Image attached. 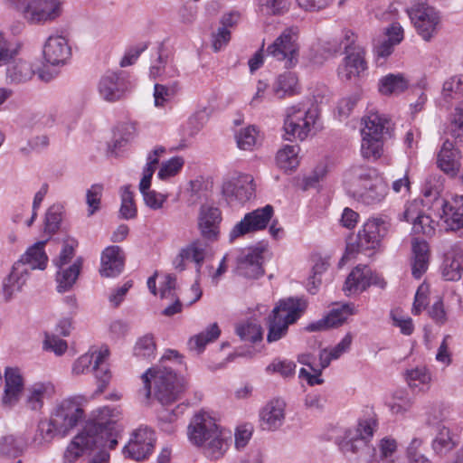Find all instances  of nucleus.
I'll return each mask as SVG.
<instances>
[{
    "label": "nucleus",
    "instance_id": "36",
    "mask_svg": "<svg viewBox=\"0 0 463 463\" xmlns=\"http://www.w3.org/2000/svg\"><path fill=\"white\" fill-rule=\"evenodd\" d=\"M444 135L456 145H463V101L458 103L451 113L444 128Z\"/></svg>",
    "mask_w": 463,
    "mask_h": 463
},
{
    "label": "nucleus",
    "instance_id": "64",
    "mask_svg": "<svg viewBox=\"0 0 463 463\" xmlns=\"http://www.w3.org/2000/svg\"><path fill=\"white\" fill-rule=\"evenodd\" d=\"M141 194L143 195L146 205L152 210L161 209L167 198L165 194L158 193L155 190H149Z\"/></svg>",
    "mask_w": 463,
    "mask_h": 463
},
{
    "label": "nucleus",
    "instance_id": "45",
    "mask_svg": "<svg viewBox=\"0 0 463 463\" xmlns=\"http://www.w3.org/2000/svg\"><path fill=\"white\" fill-rule=\"evenodd\" d=\"M180 253L185 261L191 260L196 264V272L199 275L205 257V248L200 241H194L181 249Z\"/></svg>",
    "mask_w": 463,
    "mask_h": 463
},
{
    "label": "nucleus",
    "instance_id": "22",
    "mask_svg": "<svg viewBox=\"0 0 463 463\" xmlns=\"http://www.w3.org/2000/svg\"><path fill=\"white\" fill-rule=\"evenodd\" d=\"M442 208L441 219L447 224V230L459 231L463 237V195L457 196L452 202L436 200Z\"/></svg>",
    "mask_w": 463,
    "mask_h": 463
},
{
    "label": "nucleus",
    "instance_id": "47",
    "mask_svg": "<svg viewBox=\"0 0 463 463\" xmlns=\"http://www.w3.org/2000/svg\"><path fill=\"white\" fill-rule=\"evenodd\" d=\"M298 83V79L295 73L287 71L280 74L273 87L274 93L282 99L286 95H292L295 92V88Z\"/></svg>",
    "mask_w": 463,
    "mask_h": 463
},
{
    "label": "nucleus",
    "instance_id": "55",
    "mask_svg": "<svg viewBox=\"0 0 463 463\" xmlns=\"http://www.w3.org/2000/svg\"><path fill=\"white\" fill-rule=\"evenodd\" d=\"M62 220V206L53 204L50 206L45 214V232L53 234L59 228Z\"/></svg>",
    "mask_w": 463,
    "mask_h": 463
},
{
    "label": "nucleus",
    "instance_id": "20",
    "mask_svg": "<svg viewBox=\"0 0 463 463\" xmlns=\"http://www.w3.org/2000/svg\"><path fill=\"white\" fill-rule=\"evenodd\" d=\"M222 213L219 208L203 204L198 216V228L203 238L213 241L218 239Z\"/></svg>",
    "mask_w": 463,
    "mask_h": 463
},
{
    "label": "nucleus",
    "instance_id": "59",
    "mask_svg": "<svg viewBox=\"0 0 463 463\" xmlns=\"http://www.w3.org/2000/svg\"><path fill=\"white\" fill-rule=\"evenodd\" d=\"M103 186L99 184H92L87 191L86 203L88 204V215H93L100 207V200L102 195Z\"/></svg>",
    "mask_w": 463,
    "mask_h": 463
},
{
    "label": "nucleus",
    "instance_id": "53",
    "mask_svg": "<svg viewBox=\"0 0 463 463\" xmlns=\"http://www.w3.org/2000/svg\"><path fill=\"white\" fill-rule=\"evenodd\" d=\"M134 128L130 125H122L117 128L114 132V137L112 145L109 146L110 153L118 155V151L121 150L132 138V130Z\"/></svg>",
    "mask_w": 463,
    "mask_h": 463
},
{
    "label": "nucleus",
    "instance_id": "32",
    "mask_svg": "<svg viewBox=\"0 0 463 463\" xmlns=\"http://www.w3.org/2000/svg\"><path fill=\"white\" fill-rule=\"evenodd\" d=\"M401 220L412 222V232L415 234H422L426 237H431L435 234L436 222L430 215L418 213L414 206L407 207Z\"/></svg>",
    "mask_w": 463,
    "mask_h": 463
},
{
    "label": "nucleus",
    "instance_id": "6",
    "mask_svg": "<svg viewBox=\"0 0 463 463\" xmlns=\"http://www.w3.org/2000/svg\"><path fill=\"white\" fill-rule=\"evenodd\" d=\"M109 351L108 347H101L99 351L93 353H86L80 356L72 366L74 374H81L92 372L97 380L98 388L96 394H100L109 383L111 373L109 370L106 360L108 359Z\"/></svg>",
    "mask_w": 463,
    "mask_h": 463
},
{
    "label": "nucleus",
    "instance_id": "14",
    "mask_svg": "<svg viewBox=\"0 0 463 463\" xmlns=\"http://www.w3.org/2000/svg\"><path fill=\"white\" fill-rule=\"evenodd\" d=\"M383 223L381 219L368 220L354 239L349 237V256L378 248L382 238L380 227Z\"/></svg>",
    "mask_w": 463,
    "mask_h": 463
},
{
    "label": "nucleus",
    "instance_id": "17",
    "mask_svg": "<svg viewBox=\"0 0 463 463\" xmlns=\"http://www.w3.org/2000/svg\"><path fill=\"white\" fill-rule=\"evenodd\" d=\"M128 87L129 82L122 73L108 71L100 78L98 90L104 100L115 102L124 97Z\"/></svg>",
    "mask_w": 463,
    "mask_h": 463
},
{
    "label": "nucleus",
    "instance_id": "57",
    "mask_svg": "<svg viewBox=\"0 0 463 463\" xmlns=\"http://www.w3.org/2000/svg\"><path fill=\"white\" fill-rule=\"evenodd\" d=\"M24 449V442L22 439L12 435L4 437L0 442L1 453L9 457L16 458L22 454Z\"/></svg>",
    "mask_w": 463,
    "mask_h": 463
},
{
    "label": "nucleus",
    "instance_id": "35",
    "mask_svg": "<svg viewBox=\"0 0 463 463\" xmlns=\"http://www.w3.org/2000/svg\"><path fill=\"white\" fill-rule=\"evenodd\" d=\"M83 259L79 257L71 266L61 267L56 275L57 290L60 293L69 291L75 284L82 268Z\"/></svg>",
    "mask_w": 463,
    "mask_h": 463
},
{
    "label": "nucleus",
    "instance_id": "42",
    "mask_svg": "<svg viewBox=\"0 0 463 463\" xmlns=\"http://www.w3.org/2000/svg\"><path fill=\"white\" fill-rule=\"evenodd\" d=\"M408 80L402 74H387L378 83V90L383 95H397L408 89Z\"/></svg>",
    "mask_w": 463,
    "mask_h": 463
},
{
    "label": "nucleus",
    "instance_id": "56",
    "mask_svg": "<svg viewBox=\"0 0 463 463\" xmlns=\"http://www.w3.org/2000/svg\"><path fill=\"white\" fill-rule=\"evenodd\" d=\"M156 343L152 335H146L140 337L134 347V354L140 358L154 357L156 352Z\"/></svg>",
    "mask_w": 463,
    "mask_h": 463
},
{
    "label": "nucleus",
    "instance_id": "2",
    "mask_svg": "<svg viewBox=\"0 0 463 463\" xmlns=\"http://www.w3.org/2000/svg\"><path fill=\"white\" fill-rule=\"evenodd\" d=\"M361 155L364 158L375 161L383 155L385 142L392 137L393 124L384 115L370 113L362 118Z\"/></svg>",
    "mask_w": 463,
    "mask_h": 463
},
{
    "label": "nucleus",
    "instance_id": "61",
    "mask_svg": "<svg viewBox=\"0 0 463 463\" xmlns=\"http://www.w3.org/2000/svg\"><path fill=\"white\" fill-rule=\"evenodd\" d=\"M184 159L180 156H175L164 162L158 171L157 176L161 180L167 179L175 175L183 167Z\"/></svg>",
    "mask_w": 463,
    "mask_h": 463
},
{
    "label": "nucleus",
    "instance_id": "12",
    "mask_svg": "<svg viewBox=\"0 0 463 463\" xmlns=\"http://www.w3.org/2000/svg\"><path fill=\"white\" fill-rule=\"evenodd\" d=\"M378 426L376 416L373 412L366 417L359 419L353 431L349 430V450L354 453L368 454L371 441Z\"/></svg>",
    "mask_w": 463,
    "mask_h": 463
},
{
    "label": "nucleus",
    "instance_id": "10",
    "mask_svg": "<svg viewBox=\"0 0 463 463\" xmlns=\"http://www.w3.org/2000/svg\"><path fill=\"white\" fill-rule=\"evenodd\" d=\"M273 213L274 209L269 204L246 213L241 222L232 229L229 235L230 241H233L235 239L248 233L264 230L270 222Z\"/></svg>",
    "mask_w": 463,
    "mask_h": 463
},
{
    "label": "nucleus",
    "instance_id": "40",
    "mask_svg": "<svg viewBox=\"0 0 463 463\" xmlns=\"http://www.w3.org/2000/svg\"><path fill=\"white\" fill-rule=\"evenodd\" d=\"M450 430L446 427H439L437 433L432 439L431 449L435 455L444 457L457 447Z\"/></svg>",
    "mask_w": 463,
    "mask_h": 463
},
{
    "label": "nucleus",
    "instance_id": "23",
    "mask_svg": "<svg viewBox=\"0 0 463 463\" xmlns=\"http://www.w3.org/2000/svg\"><path fill=\"white\" fill-rule=\"evenodd\" d=\"M356 40L354 33L349 35V79L354 76L362 80L368 74V62L364 46Z\"/></svg>",
    "mask_w": 463,
    "mask_h": 463
},
{
    "label": "nucleus",
    "instance_id": "24",
    "mask_svg": "<svg viewBox=\"0 0 463 463\" xmlns=\"http://www.w3.org/2000/svg\"><path fill=\"white\" fill-rule=\"evenodd\" d=\"M43 57L51 65L63 64L71 56L68 41L61 35H51L43 46Z\"/></svg>",
    "mask_w": 463,
    "mask_h": 463
},
{
    "label": "nucleus",
    "instance_id": "49",
    "mask_svg": "<svg viewBox=\"0 0 463 463\" xmlns=\"http://www.w3.org/2000/svg\"><path fill=\"white\" fill-rule=\"evenodd\" d=\"M179 89V82L177 80L167 84H155V105L156 107L164 106L165 102L169 101L177 94Z\"/></svg>",
    "mask_w": 463,
    "mask_h": 463
},
{
    "label": "nucleus",
    "instance_id": "39",
    "mask_svg": "<svg viewBox=\"0 0 463 463\" xmlns=\"http://www.w3.org/2000/svg\"><path fill=\"white\" fill-rule=\"evenodd\" d=\"M7 65L6 81L10 84L24 83L34 75L32 64L25 61L19 60Z\"/></svg>",
    "mask_w": 463,
    "mask_h": 463
},
{
    "label": "nucleus",
    "instance_id": "41",
    "mask_svg": "<svg viewBox=\"0 0 463 463\" xmlns=\"http://www.w3.org/2000/svg\"><path fill=\"white\" fill-rule=\"evenodd\" d=\"M319 52L320 56L314 57L315 62L322 63L325 60L347 53V33L339 39L325 42L321 44Z\"/></svg>",
    "mask_w": 463,
    "mask_h": 463
},
{
    "label": "nucleus",
    "instance_id": "16",
    "mask_svg": "<svg viewBox=\"0 0 463 463\" xmlns=\"http://www.w3.org/2000/svg\"><path fill=\"white\" fill-rule=\"evenodd\" d=\"M263 248L253 247L243 250L237 258V273L246 279H256L264 274Z\"/></svg>",
    "mask_w": 463,
    "mask_h": 463
},
{
    "label": "nucleus",
    "instance_id": "21",
    "mask_svg": "<svg viewBox=\"0 0 463 463\" xmlns=\"http://www.w3.org/2000/svg\"><path fill=\"white\" fill-rule=\"evenodd\" d=\"M372 284L384 288L386 283L377 275H373L367 265L359 264L349 272V294L362 293Z\"/></svg>",
    "mask_w": 463,
    "mask_h": 463
},
{
    "label": "nucleus",
    "instance_id": "7",
    "mask_svg": "<svg viewBox=\"0 0 463 463\" xmlns=\"http://www.w3.org/2000/svg\"><path fill=\"white\" fill-rule=\"evenodd\" d=\"M317 118L316 110H306L299 106L288 108L284 121L285 139L299 138L304 140L310 131V126L315 124Z\"/></svg>",
    "mask_w": 463,
    "mask_h": 463
},
{
    "label": "nucleus",
    "instance_id": "48",
    "mask_svg": "<svg viewBox=\"0 0 463 463\" xmlns=\"http://www.w3.org/2000/svg\"><path fill=\"white\" fill-rule=\"evenodd\" d=\"M51 386L45 383H37L28 389V395L26 399L27 406L33 410H40L43 405V400L46 397Z\"/></svg>",
    "mask_w": 463,
    "mask_h": 463
},
{
    "label": "nucleus",
    "instance_id": "34",
    "mask_svg": "<svg viewBox=\"0 0 463 463\" xmlns=\"http://www.w3.org/2000/svg\"><path fill=\"white\" fill-rule=\"evenodd\" d=\"M411 248L413 255L411 273L415 279H419L427 271L429 267V245L425 241L415 238L411 241Z\"/></svg>",
    "mask_w": 463,
    "mask_h": 463
},
{
    "label": "nucleus",
    "instance_id": "44",
    "mask_svg": "<svg viewBox=\"0 0 463 463\" xmlns=\"http://www.w3.org/2000/svg\"><path fill=\"white\" fill-rule=\"evenodd\" d=\"M299 152L298 146H285L279 150L276 156V162L279 168L284 170H292L298 165V154Z\"/></svg>",
    "mask_w": 463,
    "mask_h": 463
},
{
    "label": "nucleus",
    "instance_id": "29",
    "mask_svg": "<svg viewBox=\"0 0 463 463\" xmlns=\"http://www.w3.org/2000/svg\"><path fill=\"white\" fill-rule=\"evenodd\" d=\"M284 401H270L260 411V426L262 430H275L282 426L285 420Z\"/></svg>",
    "mask_w": 463,
    "mask_h": 463
},
{
    "label": "nucleus",
    "instance_id": "4",
    "mask_svg": "<svg viewBox=\"0 0 463 463\" xmlns=\"http://www.w3.org/2000/svg\"><path fill=\"white\" fill-rule=\"evenodd\" d=\"M5 2L31 24L52 22L61 14V3L59 0H5Z\"/></svg>",
    "mask_w": 463,
    "mask_h": 463
},
{
    "label": "nucleus",
    "instance_id": "13",
    "mask_svg": "<svg viewBox=\"0 0 463 463\" xmlns=\"http://www.w3.org/2000/svg\"><path fill=\"white\" fill-rule=\"evenodd\" d=\"M83 415V410L74 400L66 399L55 407L52 419L58 433L65 436L78 424Z\"/></svg>",
    "mask_w": 463,
    "mask_h": 463
},
{
    "label": "nucleus",
    "instance_id": "43",
    "mask_svg": "<svg viewBox=\"0 0 463 463\" xmlns=\"http://www.w3.org/2000/svg\"><path fill=\"white\" fill-rule=\"evenodd\" d=\"M221 334L217 323L210 325L204 331L190 338L188 345L190 350L202 353L208 343L215 341Z\"/></svg>",
    "mask_w": 463,
    "mask_h": 463
},
{
    "label": "nucleus",
    "instance_id": "58",
    "mask_svg": "<svg viewBox=\"0 0 463 463\" xmlns=\"http://www.w3.org/2000/svg\"><path fill=\"white\" fill-rule=\"evenodd\" d=\"M58 433L54 426L53 420H42L38 423L37 433L34 437V442L43 444V442H49Z\"/></svg>",
    "mask_w": 463,
    "mask_h": 463
},
{
    "label": "nucleus",
    "instance_id": "52",
    "mask_svg": "<svg viewBox=\"0 0 463 463\" xmlns=\"http://www.w3.org/2000/svg\"><path fill=\"white\" fill-rule=\"evenodd\" d=\"M236 333L242 341L256 343L262 339V328L260 325L248 321L236 327Z\"/></svg>",
    "mask_w": 463,
    "mask_h": 463
},
{
    "label": "nucleus",
    "instance_id": "38",
    "mask_svg": "<svg viewBox=\"0 0 463 463\" xmlns=\"http://www.w3.org/2000/svg\"><path fill=\"white\" fill-rule=\"evenodd\" d=\"M91 438L86 434V425L82 431L79 433L72 441L68 445L64 455L63 460L65 463H73L80 458L84 450L93 449Z\"/></svg>",
    "mask_w": 463,
    "mask_h": 463
},
{
    "label": "nucleus",
    "instance_id": "19",
    "mask_svg": "<svg viewBox=\"0 0 463 463\" xmlns=\"http://www.w3.org/2000/svg\"><path fill=\"white\" fill-rule=\"evenodd\" d=\"M218 431L220 430L215 420L204 411L196 413L188 426V437L194 445L203 443Z\"/></svg>",
    "mask_w": 463,
    "mask_h": 463
},
{
    "label": "nucleus",
    "instance_id": "27",
    "mask_svg": "<svg viewBox=\"0 0 463 463\" xmlns=\"http://www.w3.org/2000/svg\"><path fill=\"white\" fill-rule=\"evenodd\" d=\"M461 157V153L455 147L454 143L446 138L438 154L437 164L440 170L453 176L459 171Z\"/></svg>",
    "mask_w": 463,
    "mask_h": 463
},
{
    "label": "nucleus",
    "instance_id": "3",
    "mask_svg": "<svg viewBox=\"0 0 463 463\" xmlns=\"http://www.w3.org/2000/svg\"><path fill=\"white\" fill-rule=\"evenodd\" d=\"M307 307V301L303 297H290L279 300L266 319L267 341L273 343L284 337L288 333V326L296 323Z\"/></svg>",
    "mask_w": 463,
    "mask_h": 463
},
{
    "label": "nucleus",
    "instance_id": "30",
    "mask_svg": "<svg viewBox=\"0 0 463 463\" xmlns=\"http://www.w3.org/2000/svg\"><path fill=\"white\" fill-rule=\"evenodd\" d=\"M347 320V303L337 305L333 307L328 314L321 319L309 323L306 327L307 332H319L331 328H336Z\"/></svg>",
    "mask_w": 463,
    "mask_h": 463
},
{
    "label": "nucleus",
    "instance_id": "54",
    "mask_svg": "<svg viewBox=\"0 0 463 463\" xmlns=\"http://www.w3.org/2000/svg\"><path fill=\"white\" fill-rule=\"evenodd\" d=\"M137 213L133 193L128 186H125L121 193L120 217L126 220L134 219L137 217Z\"/></svg>",
    "mask_w": 463,
    "mask_h": 463
},
{
    "label": "nucleus",
    "instance_id": "18",
    "mask_svg": "<svg viewBox=\"0 0 463 463\" xmlns=\"http://www.w3.org/2000/svg\"><path fill=\"white\" fill-rule=\"evenodd\" d=\"M253 181L250 175L241 174L236 178L224 182L222 186V194L228 201L236 200L245 203L254 194Z\"/></svg>",
    "mask_w": 463,
    "mask_h": 463
},
{
    "label": "nucleus",
    "instance_id": "25",
    "mask_svg": "<svg viewBox=\"0 0 463 463\" xmlns=\"http://www.w3.org/2000/svg\"><path fill=\"white\" fill-rule=\"evenodd\" d=\"M441 273L446 280H458L463 273V249L458 244L450 245L444 253Z\"/></svg>",
    "mask_w": 463,
    "mask_h": 463
},
{
    "label": "nucleus",
    "instance_id": "9",
    "mask_svg": "<svg viewBox=\"0 0 463 463\" xmlns=\"http://www.w3.org/2000/svg\"><path fill=\"white\" fill-rule=\"evenodd\" d=\"M297 34L293 28H288L269 44L266 54L273 59L285 61V67L290 68L298 62V44Z\"/></svg>",
    "mask_w": 463,
    "mask_h": 463
},
{
    "label": "nucleus",
    "instance_id": "31",
    "mask_svg": "<svg viewBox=\"0 0 463 463\" xmlns=\"http://www.w3.org/2000/svg\"><path fill=\"white\" fill-rule=\"evenodd\" d=\"M29 277L28 269H21V263H14L10 274L4 279L2 292L5 301H10L13 297L20 292Z\"/></svg>",
    "mask_w": 463,
    "mask_h": 463
},
{
    "label": "nucleus",
    "instance_id": "15",
    "mask_svg": "<svg viewBox=\"0 0 463 463\" xmlns=\"http://www.w3.org/2000/svg\"><path fill=\"white\" fill-rule=\"evenodd\" d=\"M155 442V432L148 427H140L133 432L122 451L125 457L140 461L151 454Z\"/></svg>",
    "mask_w": 463,
    "mask_h": 463
},
{
    "label": "nucleus",
    "instance_id": "46",
    "mask_svg": "<svg viewBox=\"0 0 463 463\" xmlns=\"http://www.w3.org/2000/svg\"><path fill=\"white\" fill-rule=\"evenodd\" d=\"M441 95L447 102L463 97V75H455L446 80L442 86Z\"/></svg>",
    "mask_w": 463,
    "mask_h": 463
},
{
    "label": "nucleus",
    "instance_id": "1",
    "mask_svg": "<svg viewBox=\"0 0 463 463\" xmlns=\"http://www.w3.org/2000/svg\"><path fill=\"white\" fill-rule=\"evenodd\" d=\"M167 360H173L175 365L183 364L182 356L177 351L167 350L161 358L160 367L156 370L149 368L142 374V380L146 397L149 399L152 392L148 375L154 378L153 396L161 405L156 411L159 425L163 430L172 432V423L177 420L179 414L183 413L182 405H176L175 408H172V405L186 389L187 382L184 377L177 375L175 372L177 368L165 364Z\"/></svg>",
    "mask_w": 463,
    "mask_h": 463
},
{
    "label": "nucleus",
    "instance_id": "26",
    "mask_svg": "<svg viewBox=\"0 0 463 463\" xmlns=\"http://www.w3.org/2000/svg\"><path fill=\"white\" fill-rule=\"evenodd\" d=\"M125 264V256L119 246L112 245L107 247L101 255L100 275L107 278L118 276Z\"/></svg>",
    "mask_w": 463,
    "mask_h": 463
},
{
    "label": "nucleus",
    "instance_id": "51",
    "mask_svg": "<svg viewBox=\"0 0 463 463\" xmlns=\"http://www.w3.org/2000/svg\"><path fill=\"white\" fill-rule=\"evenodd\" d=\"M347 349V335L334 347L324 348L319 353V362L322 369L326 368L331 361L338 359Z\"/></svg>",
    "mask_w": 463,
    "mask_h": 463
},
{
    "label": "nucleus",
    "instance_id": "60",
    "mask_svg": "<svg viewBox=\"0 0 463 463\" xmlns=\"http://www.w3.org/2000/svg\"><path fill=\"white\" fill-rule=\"evenodd\" d=\"M328 265L326 260H318L313 266V275L309 277L307 286L310 294L314 295L317 292L318 286L321 283L320 276L327 269Z\"/></svg>",
    "mask_w": 463,
    "mask_h": 463
},
{
    "label": "nucleus",
    "instance_id": "8",
    "mask_svg": "<svg viewBox=\"0 0 463 463\" xmlns=\"http://www.w3.org/2000/svg\"><path fill=\"white\" fill-rule=\"evenodd\" d=\"M408 14L418 33L423 40L430 41L439 22L437 11L430 6L425 0H416L408 10Z\"/></svg>",
    "mask_w": 463,
    "mask_h": 463
},
{
    "label": "nucleus",
    "instance_id": "28",
    "mask_svg": "<svg viewBox=\"0 0 463 463\" xmlns=\"http://www.w3.org/2000/svg\"><path fill=\"white\" fill-rule=\"evenodd\" d=\"M5 391L2 403L5 406H14L20 398L24 389V381L19 369L6 367L5 371Z\"/></svg>",
    "mask_w": 463,
    "mask_h": 463
},
{
    "label": "nucleus",
    "instance_id": "62",
    "mask_svg": "<svg viewBox=\"0 0 463 463\" xmlns=\"http://www.w3.org/2000/svg\"><path fill=\"white\" fill-rule=\"evenodd\" d=\"M256 129L254 127H248L240 131L236 136L237 145L241 149L250 150L256 143Z\"/></svg>",
    "mask_w": 463,
    "mask_h": 463
},
{
    "label": "nucleus",
    "instance_id": "63",
    "mask_svg": "<svg viewBox=\"0 0 463 463\" xmlns=\"http://www.w3.org/2000/svg\"><path fill=\"white\" fill-rule=\"evenodd\" d=\"M406 380L411 386L417 387L419 384H426L430 381V375L425 367H416L406 373Z\"/></svg>",
    "mask_w": 463,
    "mask_h": 463
},
{
    "label": "nucleus",
    "instance_id": "37",
    "mask_svg": "<svg viewBox=\"0 0 463 463\" xmlns=\"http://www.w3.org/2000/svg\"><path fill=\"white\" fill-rule=\"evenodd\" d=\"M196 446L202 448L203 453L207 458L216 460L221 458L227 451L228 441L220 430L210 439H206L203 443L196 444Z\"/></svg>",
    "mask_w": 463,
    "mask_h": 463
},
{
    "label": "nucleus",
    "instance_id": "33",
    "mask_svg": "<svg viewBox=\"0 0 463 463\" xmlns=\"http://www.w3.org/2000/svg\"><path fill=\"white\" fill-rule=\"evenodd\" d=\"M46 241H42L31 246L15 263H21V269H44L47 266L48 257L44 251Z\"/></svg>",
    "mask_w": 463,
    "mask_h": 463
},
{
    "label": "nucleus",
    "instance_id": "5",
    "mask_svg": "<svg viewBox=\"0 0 463 463\" xmlns=\"http://www.w3.org/2000/svg\"><path fill=\"white\" fill-rule=\"evenodd\" d=\"M354 181L352 185L361 186V191L354 190V196H358L361 201L367 204L381 203L388 193V184L373 168L354 170L352 173Z\"/></svg>",
    "mask_w": 463,
    "mask_h": 463
},
{
    "label": "nucleus",
    "instance_id": "50",
    "mask_svg": "<svg viewBox=\"0 0 463 463\" xmlns=\"http://www.w3.org/2000/svg\"><path fill=\"white\" fill-rule=\"evenodd\" d=\"M20 45L0 33V66L9 64L18 54Z\"/></svg>",
    "mask_w": 463,
    "mask_h": 463
},
{
    "label": "nucleus",
    "instance_id": "11",
    "mask_svg": "<svg viewBox=\"0 0 463 463\" xmlns=\"http://www.w3.org/2000/svg\"><path fill=\"white\" fill-rule=\"evenodd\" d=\"M86 434L91 438L93 449H114L118 445L119 430L117 422L112 420H93L86 423Z\"/></svg>",
    "mask_w": 463,
    "mask_h": 463
}]
</instances>
